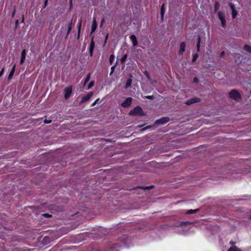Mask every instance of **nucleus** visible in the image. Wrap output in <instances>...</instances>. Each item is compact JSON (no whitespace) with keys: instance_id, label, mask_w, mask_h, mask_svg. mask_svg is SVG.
<instances>
[{"instance_id":"1","label":"nucleus","mask_w":251,"mask_h":251,"mask_svg":"<svg viewBox=\"0 0 251 251\" xmlns=\"http://www.w3.org/2000/svg\"><path fill=\"white\" fill-rule=\"evenodd\" d=\"M131 116H144L146 114L143 112L142 108L140 106H136L129 112Z\"/></svg>"},{"instance_id":"2","label":"nucleus","mask_w":251,"mask_h":251,"mask_svg":"<svg viewBox=\"0 0 251 251\" xmlns=\"http://www.w3.org/2000/svg\"><path fill=\"white\" fill-rule=\"evenodd\" d=\"M229 97L231 99L235 100L242 98L241 94L235 89H233L229 92Z\"/></svg>"},{"instance_id":"3","label":"nucleus","mask_w":251,"mask_h":251,"mask_svg":"<svg viewBox=\"0 0 251 251\" xmlns=\"http://www.w3.org/2000/svg\"><path fill=\"white\" fill-rule=\"evenodd\" d=\"M218 16L219 19L220 20L221 22L222 26L223 28L226 27V21L225 17V14L223 12L220 11L218 13Z\"/></svg>"},{"instance_id":"4","label":"nucleus","mask_w":251,"mask_h":251,"mask_svg":"<svg viewBox=\"0 0 251 251\" xmlns=\"http://www.w3.org/2000/svg\"><path fill=\"white\" fill-rule=\"evenodd\" d=\"M170 121V119L168 117H162L159 119L156 120L154 124L156 125H163Z\"/></svg>"},{"instance_id":"5","label":"nucleus","mask_w":251,"mask_h":251,"mask_svg":"<svg viewBox=\"0 0 251 251\" xmlns=\"http://www.w3.org/2000/svg\"><path fill=\"white\" fill-rule=\"evenodd\" d=\"M72 93V86H70L66 87L64 89V97L66 100H68Z\"/></svg>"},{"instance_id":"6","label":"nucleus","mask_w":251,"mask_h":251,"mask_svg":"<svg viewBox=\"0 0 251 251\" xmlns=\"http://www.w3.org/2000/svg\"><path fill=\"white\" fill-rule=\"evenodd\" d=\"M132 99L131 97L127 98L121 103V106L123 107L126 108L130 106L132 102Z\"/></svg>"},{"instance_id":"7","label":"nucleus","mask_w":251,"mask_h":251,"mask_svg":"<svg viewBox=\"0 0 251 251\" xmlns=\"http://www.w3.org/2000/svg\"><path fill=\"white\" fill-rule=\"evenodd\" d=\"M94 38V36L92 37L89 46V53L91 56H93L94 50L95 48V42Z\"/></svg>"},{"instance_id":"8","label":"nucleus","mask_w":251,"mask_h":251,"mask_svg":"<svg viewBox=\"0 0 251 251\" xmlns=\"http://www.w3.org/2000/svg\"><path fill=\"white\" fill-rule=\"evenodd\" d=\"M201 101V99L198 98H194L190 99L189 100H188L186 101L185 104L187 105H191L192 104L199 102Z\"/></svg>"},{"instance_id":"9","label":"nucleus","mask_w":251,"mask_h":251,"mask_svg":"<svg viewBox=\"0 0 251 251\" xmlns=\"http://www.w3.org/2000/svg\"><path fill=\"white\" fill-rule=\"evenodd\" d=\"M229 6L232 10V17L233 19H235L237 15V11L235 9L234 5L231 3H229Z\"/></svg>"},{"instance_id":"10","label":"nucleus","mask_w":251,"mask_h":251,"mask_svg":"<svg viewBox=\"0 0 251 251\" xmlns=\"http://www.w3.org/2000/svg\"><path fill=\"white\" fill-rule=\"evenodd\" d=\"M122 246V244L118 242L115 243L111 246L110 250L111 251H118Z\"/></svg>"},{"instance_id":"11","label":"nucleus","mask_w":251,"mask_h":251,"mask_svg":"<svg viewBox=\"0 0 251 251\" xmlns=\"http://www.w3.org/2000/svg\"><path fill=\"white\" fill-rule=\"evenodd\" d=\"M93 94V92H90L88 94H87V95H86L85 96H84V97H83L81 98L80 102L82 103V102L88 101L91 98Z\"/></svg>"},{"instance_id":"12","label":"nucleus","mask_w":251,"mask_h":251,"mask_svg":"<svg viewBox=\"0 0 251 251\" xmlns=\"http://www.w3.org/2000/svg\"><path fill=\"white\" fill-rule=\"evenodd\" d=\"M185 47H186V43L185 42H182L179 46V50L178 51V53L179 55L182 54L185 50Z\"/></svg>"},{"instance_id":"13","label":"nucleus","mask_w":251,"mask_h":251,"mask_svg":"<svg viewBox=\"0 0 251 251\" xmlns=\"http://www.w3.org/2000/svg\"><path fill=\"white\" fill-rule=\"evenodd\" d=\"M97 27V23L96 18L94 17V18H93V23H92V27H91V34L93 33L95 31V30H96Z\"/></svg>"},{"instance_id":"14","label":"nucleus","mask_w":251,"mask_h":251,"mask_svg":"<svg viewBox=\"0 0 251 251\" xmlns=\"http://www.w3.org/2000/svg\"><path fill=\"white\" fill-rule=\"evenodd\" d=\"M26 53V51L25 49H24L23 50H22V52H21V60H20L21 64H23L24 63L25 59Z\"/></svg>"},{"instance_id":"15","label":"nucleus","mask_w":251,"mask_h":251,"mask_svg":"<svg viewBox=\"0 0 251 251\" xmlns=\"http://www.w3.org/2000/svg\"><path fill=\"white\" fill-rule=\"evenodd\" d=\"M130 40L132 42V45L134 47H136L138 44L137 40L135 35H131L129 36Z\"/></svg>"},{"instance_id":"16","label":"nucleus","mask_w":251,"mask_h":251,"mask_svg":"<svg viewBox=\"0 0 251 251\" xmlns=\"http://www.w3.org/2000/svg\"><path fill=\"white\" fill-rule=\"evenodd\" d=\"M15 69H16V65H14L11 69V70L8 75V78L9 80L11 79V78L12 77V76H13L14 75V74L15 73Z\"/></svg>"},{"instance_id":"17","label":"nucleus","mask_w":251,"mask_h":251,"mask_svg":"<svg viewBox=\"0 0 251 251\" xmlns=\"http://www.w3.org/2000/svg\"><path fill=\"white\" fill-rule=\"evenodd\" d=\"M165 14V4L163 3L161 6V20L163 21L164 16Z\"/></svg>"},{"instance_id":"18","label":"nucleus","mask_w":251,"mask_h":251,"mask_svg":"<svg viewBox=\"0 0 251 251\" xmlns=\"http://www.w3.org/2000/svg\"><path fill=\"white\" fill-rule=\"evenodd\" d=\"M72 28V20L68 24V29H67V35L66 37L69 35V34L70 33Z\"/></svg>"},{"instance_id":"19","label":"nucleus","mask_w":251,"mask_h":251,"mask_svg":"<svg viewBox=\"0 0 251 251\" xmlns=\"http://www.w3.org/2000/svg\"><path fill=\"white\" fill-rule=\"evenodd\" d=\"M199 211V209H194V210L190 209V210H188L185 213L187 214H195V213H197Z\"/></svg>"},{"instance_id":"20","label":"nucleus","mask_w":251,"mask_h":251,"mask_svg":"<svg viewBox=\"0 0 251 251\" xmlns=\"http://www.w3.org/2000/svg\"><path fill=\"white\" fill-rule=\"evenodd\" d=\"M227 251H242L239 248L235 246H231Z\"/></svg>"},{"instance_id":"21","label":"nucleus","mask_w":251,"mask_h":251,"mask_svg":"<svg viewBox=\"0 0 251 251\" xmlns=\"http://www.w3.org/2000/svg\"><path fill=\"white\" fill-rule=\"evenodd\" d=\"M131 83H132V79L130 78L127 79L126 84V85H125V88L127 89V88H129L131 86Z\"/></svg>"},{"instance_id":"22","label":"nucleus","mask_w":251,"mask_h":251,"mask_svg":"<svg viewBox=\"0 0 251 251\" xmlns=\"http://www.w3.org/2000/svg\"><path fill=\"white\" fill-rule=\"evenodd\" d=\"M201 37L199 36L198 38L197 44V49L198 51L200 50V45H201Z\"/></svg>"},{"instance_id":"23","label":"nucleus","mask_w":251,"mask_h":251,"mask_svg":"<svg viewBox=\"0 0 251 251\" xmlns=\"http://www.w3.org/2000/svg\"><path fill=\"white\" fill-rule=\"evenodd\" d=\"M82 18L81 17L78 22L77 23V30L81 31V25H82Z\"/></svg>"},{"instance_id":"24","label":"nucleus","mask_w":251,"mask_h":251,"mask_svg":"<svg viewBox=\"0 0 251 251\" xmlns=\"http://www.w3.org/2000/svg\"><path fill=\"white\" fill-rule=\"evenodd\" d=\"M243 49L246 51H247L250 53H251V47L249 45H244Z\"/></svg>"},{"instance_id":"25","label":"nucleus","mask_w":251,"mask_h":251,"mask_svg":"<svg viewBox=\"0 0 251 251\" xmlns=\"http://www.w3.org/2000/svg\"><path fill=\"white\" fill-rule=\"evenodd\" d=\"M138 188H141L143 190H150L153 188V186L151 185L150 186H146V187H137Z\"/></svg>"},{"instance_id":"26","label":"nucleus","mask_w":251,"mask_h":251,"mask_svg":"<svg viewBox=\"0 0 251 251\" xmlns=\"http://www.w3.org/2000/svg\"><path fill=\"white\" fill-rule=\"evenodd\" d=\"M115 59L114 54H111L109 57V63L110 65L112 64Z\"/></svg>"},{"instance_id":"27","label":"nucleus","mask_w":251,"mask_h":251,"mask_svg":"<svg viewBox=\"0 0 251 251\" xmlns=\"http://www.w3.org/2000/svg\"><path fill=\"white\" fill-rule=\"evenodd\" d=\"M90 76H91L90 73H89L87 75V76H86V78H85V79L84 80V85L86 84L87 82H88V81L90 80Z\"/></svg>"},{"instance_id":"28","label":"nucleus","mask_w":251,"mask_h":251,"mask_svg":"<svg viewBox=\"0 0 251 251\" xmlns=\"http://www.w3.org/2000/svg\"><path fill=\"white\" fill-rule=\"evenodd\" d=\"M191 223L189 222H182L180 224V226H186L188 225H190Z\"/></svg>"},{"instance_id":"29","label":"nucleus","mask_w":251,"mask_h":251,"mask_svg":"<svg viewBox=\"0 0 251 251\" xmlns=\"http://www.w3.org/2000/svg\"><path fill=\"white\" fill-rule=\"evenodd\" d=\"M220 3L218 1H216L215 2V4H214L215 11H217V10H218L220 8Z\"/></svg>"},{"instance_id":"30","label":"nucleus","mask_w":251,"mask_h":251,"mask_svg":"<svg viewBox=\"0 0 251 251\" xmlns=\"http://www.w3.org/2000/svg\"><path fill=\"white\" fill-rule=\"evenodd\" d=\"M126 58H127V54L124 55L123 56V57H122V58L121 59V63H122V64L125 63L126 62Z\"/></svg>"},{"instance_id":"31","label":"nucleus","mask_w":251,"mask_h":251,"mask_svg":"<svg viewBox=\"0 0 251 251\" xmlns=\"http://www.w3.org/2000/svg\"><path fill=\"white\" fill-rule=\"evenodd\" d=\"M143 73H144V75L146 76V77L148 78V80H151V76H150L149 73H148V71H145Z\"/></svg>"},{"instance_id":"32","label":"nucleus","mask_w":251,"mask_h":251,"mask_svg":"<svg viewBox=\"0 0 251 251\" xmlns=\"http://www.w3.org/2000/svg\"><path fill=\"white\" fill-rule=\"evenodd\" d=\"M198 56H199L198 53H197L194 54L193 56L192 62H195L197 60Z\"/></svg>"},{"instance_id":"33","label":"nucleus","mask_w":251,"mask_h":251,"mask_svg":"<svg viewBox=\"0 0 251 251\" xmlns=\"http://www.w3.org/2000/svg\"><path fill=\"white\" fill-rule=\"evenodd\" d=\"M117 64V62L116 63V64L114 66H113L111 68V72L110 73V75H111L114 72V70L115 69V67H116V65Z\"/></svg>"},{"instance_id":"34","label":"nucleus","mask_w":251,"mask_h":251,"mask_svg":"<svg viewBox=\"0 0 251 251\" xmlns=\"http://www.w3.org/2000/svg\"><path fill=\"white\" fill-rule=\"evenodd\" d=\"M145 98L147 99H149V100H153L154 99V97L153 95H149V96H146L145 97Z\"/></svg>"},{"instance_id":"35","label":"nucleus","mask_w":251,"mask_h":251,"mask_svg":"<svg viewBox=\"0 0 251 251\" xmlns=\"http://www.w3.org/2000/svg\"><path fill=\"white\" fill-rule=\"evenodd\" d=\"M108 36H109V34L108 33H107L105 37V39H104V45H105L106 43H107V40H108Z\"/></svg>"},{"instance_id":"36","label":"nucleus","mask_w":251,"mask_h":251,"mask_svg":"<svg viewBox=\"0 0 251 251\" xmlns=\"http://www.w3.org/2000/svg\"><path fill=\"white\" fill-rule=\"evenodd\" d=\"M94 85V82L93 81H91L88 85V89H90Z\"/></svg>"},{"instance_id":"37","label":"nucleus","mask_w":251,"mask_h":251,"mask_svg":"<svg viewBox=\"0 0 251 251\" xmlns=\"http://www.w3.org/2000/svg\"><path fill=\"white\" fill-rule=\"evenodd\" d=\"M99 101H100V99H97V100H95V101H94V102H93L92 103L91 105H92V106H93L95 105L97 103H98V102H99Z\"/></svg>"},{"instance_id":"38","label":"nucleus","mask_w":251,"mask_h":251,"mask_svg":"<svg viewBox=\"0 0 251 251\" xmlns=\"http://www.w3.org/2000/svg\"><path fill=\"white\" fill-rule=\"evenodd\" d=\"M43 216L46 218H50L52 217V215L49 213H45L43 214Z\"/></svg>"},{"instance_id":"39","label":"nucleus","mask_w":251,"mask_h":251,"mask_svg":"<svg viewBox=\"0 0 251 251\" xmlns=\"http://www.w3.org/2000/svg\"><path fill=\"white\" fill-rule=\"evenodd\" d=\"M4 68H3L1 71H0V77H1L4 74Z\"/></svg>"},{"instance_id":"40","label":"nucleus","mask_w":251,"mask_h":251,"mask_svg":"<svg viewBox=\"0 0 251 251\" xmlns=\"http://www.w3.org/2000/svg\"><path fill=\"white\" fill-rule=\"evenodd\" d=\"M48 0H45L44 1V8H45L48 5Z\"/></svg>"},{"instance_id":"41","label":"nucleus","mask_w":251,"mask_h":251,"mask_svg":"<svg viewBox=\"0 0 251 251\" xmlns=\"http://www.w3.org/2000/svg\"><path fill=\"white\" fill-rule=\"evenodd\" d=\"M225 55V52L224 51H222L220 53V57H224Z\"/></svg>"},{"instance_id":"42","label":"nucleus","mask_w":251,"mask_h":251,"mask_svg":"<svg viewBox=\"0 0 251 251\" xmlns=\"http://www.w3.org/2000/svg\"><path fill=\"white\" fill-rule=\"evenodd\" d=\"M19 25V20H17L16 21H15V28H17L18 26Z\"/></svg>"},{"instance_id":"43","label":"nucleus","mask_w":251,"mask_h":251,"mask_svg":"<svg viewBox=\"0 0 251 251\" xmlns=\"http://www.w3.org/2000/svg\"><path fill=\"white\" fill-rule=\"evenodd\" d=\"M104 21V18H103L100 22V27L102 26Z\"/></svg>"},{"instance_id":"44","label":"nucleus","mask_w":251,"mask_h":251,"mask_svg":"<svg viewBox=\"0 0 251 251\" xmlns=\"http://www.w3.org/2000/svg\"><path fill=\"white\" fill-rule=\"evenodd\" d=\"M51 122V120H45L44 121V123H45V124H50Z\"/></svg>"},{"instance_id":"45","label":"nucleus","mask_w":251,"mask_h":251,"mask_svg":"<svg viewBox=\"0 0 251 251\" xmlns=\"http://www.w3.org/2000/svg\"><path fill=\"white\" fill-rule=\"evenodd\" d=\"M80 31H79V30L77 31V39H79L80 35Z\"/></svg>"},{"instance_id":"46","label":"nucleus","mask_w":251,"mask_h":251,"mask_svg":"<svg viewBox=\"0 0 251 251\" xmlns=\"http://www.w3.org/2000/svg\"><path fill=\"white\" fill-rule=\"evenodd\" d=\"M199 80L197 77H194V82H195L196 83H198L199 82Z\"/></svg>"},{"instance_id":"47","label":"nucleus","mask_w":251,"mask_h":251,"mask_svg":"<svg viewBox=\"0 0 251 251\" xmlns=\"http://www.w3.org/2000/svg\"><path fill=\"white\" fill-rule=\"evenodd\" d=\"M229 244L231 245H232V246H234L235 243L233 241H231L230 242Z\"/></svg>"},{"instance_id":"48","label":"nucleus","mask_w":251,"mask_h":251,"mask_svg":"<svg viewBox=\"0 0 251 251\" xmlns=\"http://www.w3.org/2000/svg\"><path fill=\"white\" fill-rule=\"evenodd\" d=\"M21 22L22 23H24V15H22V19Z\"/></svg>"},{"instance_id":"49","label":"nucleus","mask_w":251,"mask_h":251,"mask_svg":"<svg viewBox=\"0 0 251 251\" xmlns=\"http://www.w3.org/2000/svg\"><path fill=\"white\" fill-rule=\"evenodd\" d=\"M15 13V10H14V11H13V12L12 13V17L14 16Z\"/></svg>"},{"instance_id":"50","label":"nucleus","mask_w":251,"mask_h":251,"mask_svg":"<svg viewBox=\"0 0 251 251\" xmlns=\"http://www.w3.org/2000/svg\"><path fill=\"white\" fill-rule=\"evenodd\" d=\"M70 4H71V5H72V0H71V1H70Z\"/></svg>"},{"instance_id":"51","label":"nucleus","mask_w":251,"mask_h":251,"mask_svg":"<svg viewBox=\"0 0 251 251\" xmlns=\"http://www.w3.org/2000/svg\"><path fill=\"white\" fill-rule=\"evenodd\" d=\"M250 220H251V214L250 215V218H249Z\"/></svg>"}]
</instances>
